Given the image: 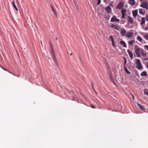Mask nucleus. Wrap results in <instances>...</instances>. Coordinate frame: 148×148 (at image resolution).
Instances as JSON below:
<instances>
[{
  "label": "nucleus",
  "instance_id": "nucleus-1",
  "mask_svg": "<svg viewBox=\"0 0 148 148\" xmlns=\"http://www.w3.org/2000/svg\"><path fill=\"white\" fill-rule=\"evenodd\" d=\"M135 53L136 54L137 57H139L140 54V52L141 51L142 48H140V47L137 45H136L135 46Z\"/></svg>",
  "mask_w": 148,
  "mask_h": 148
},
{
  "label": "nucleus",
  "instance_id": "nucleus-2",
  "mask_svg": "<svg viewBox=\"0 0 148 148\" xmlns=\"http://www.w3.org/2000/svg\"><path fill=\"white\" fill-rule=\"evenodd\" d=\"M136 68L138 69H143L141 63L139 59L136 60Z\"/></svg>",
  "mask_w": 148,
  "mask_h": 148
},
{
  "label": "nucleus",
  "instance_id": "nucleus-3",
  "mask_svg": "<svg viewBox=\"0 0 148 148\" xmlns=\"http://www.w3.org/2000/svg\"><path fill=\"white\" fill-rule=\"evenodd\" d=\"M143 3L140 5V7L145 8L147 10L148 9V3L146 1H144L142 2Z\"/></svg>",
  "mask_w": 148,
  "mask_h": 148
},
{
  "label": "nucleus",
  "instance_id": "nucleus-4",
  "mask_svg": "<svg viewBox=\"0 0 148 148\" xmlns=\"http://www.w3.org/2000/svg\"><path fill=\"white\" fill-rule=\"evenodd\" d=\"M52 56L53 58V59L54 62V63L57 65H58V63L57 61L56 55L55 54V53L54 54H52Z\"/></svg>",
  "mask_w": 148,
  "mask_h": 148
},
{
  "label": "nucleus",
  "instance_id": "nucleus-5",
  "mask_svg": "<svg viewBox=\"0 0 148 148\" xmlns=\"http://www.w3.org/2000/svg\"><path fill=\"white\" fill-rule=\"evenodd\" d=\"M123 5H124L123 3L122 2H120L119 3L118 5L117 6L116 8L117 9L119 10L122 9L123 8Z\"/></svg>",
  "mask_w": 148,
  "mask_h": 148
},
{
  "label": "nucleus",
  "instance_id": "nucleus-6",
  "mask_svg": "<svg viewBox=\"0 0 148 148\" xmlns=\"http://www.w3.org/2000/svg\"><path fill=\"white\" fill-rule=\"evenodd\" d=\"M119 21V20L117 19L115 16H113L110 20L111 22H113L115 21Z\"/></svg>",
  "mask_w": 148,
  "mask_h": 148
},
{
  "label": "nucleus",
  "instance_id": "nucleus-7",
  "mask_svg": "<svg viewBox=\"0 0 148 148\" xmlns=\"http://www.w3.org/2000/svg\"><path fill=\"white\" fill-rule=\"evenodd\" d=\"M120 33L122 36H124L126 34V32L124 29L122 28L121 29Z\"/></svg>",
  "mask_w": 148,
  "mask_h": 148
},
{
  "label": "nucleus",
  "instance_id": "nucleus-8",
  "mask_svg": "<svg viewBox=\"0 0 148 148\" xmlns=\"http://www.w3.org/2000/svg\"><path fill=\"white\" fill-rule=\"evenodd\" d=\"M128 22L130 24H133L134 23V21L132 18L130 16H128Z\"/></svg>",
  "mask_w": 148,
  "mask_h": 148
},
{
  "label": "nucleus",
  "instance_id": "nucleus-9",
  "mask_svg": "<svg viewBox=\"0 0 148 148\" xmlns=\"http://www.w3.org/2000/svg\"><path fill=\"white\" fill-rule=\"evenodd\" d=\"M105 10L108 13H110L111 12L112 9L109 6H107Z\"/></svg>",
  "mask_w": 148,
  "mask_h": 148
},
{
  "label": "nucleus",
  "instance_id": "nucleus-10",
  "mask_svg": "<svg viewBox=\"0 0 148 148\" xmlns=\"http://www.w3.org/2000/svg\"><path fill=\"white\" fill-rule=\"evenodd\" d=\"M131 59H132L133 58V55L132 52L130 51L129 49L127 50V51Z\"/></svg>",
  "mask_w": 148,
  "mask_h": 148
},
{
  "label": "nucleus",
  "instance_id": "nucleus-11",
  "mask_svg": "<svg viewBox=\"0 0 148 148\" xmlns=\"http://www.w3.org/2000/svg\"><path fill=\"white\" fill-rule=\"evenodd\" d=\"M139 13L142 15H144L145 13V11L143 9H140L139 10Z\"/></svg>",
  "mask_w": 148,
  "mask_h": 148
},
{
  "label": "nucleus",
  "instance_id": "nucleus-12",
  "mask_svg": "<svg viewBox=\"0 0 148 148\" xmlns=\"http://www.w3.org/2000/svg\"><path fill=\"white\" fill-rule=\"evenodd\" d=\"M141 53L142 55L144 57H147V54L145 52V51L143 49H141Z\"/></svg>",
  "mask_w": 148,
  "mask_h": 148
},
{
  "label": "nucleus",
  "instance_id": "nucleus-13",
  "mask_svg": "<svg viewBox=\"0 0 148 148\" xmlns=\"http://www.w3.org/2000/svg\"><path fill=\"white\" fill-rule=\"evenodd\" d=\"M133 16L134 17H136L138 14V10H137L133 11L132 12Z\"/></svg>",
  "mask_w": 148,
  "mask_h": 148
},
{
  "label": "nucleus",
  "instance_id": "nucleus-14",
  "mask_svg": "<svg viewBox=\"0 0 148 148\" xmlns=\"http://www.w3.org/2000/svg\"><path fill=\"white\" fill-rule=\"evenodd\" d=\"M73 1L76 6L77 10H79V7L78 3L76 0H73Z\"/></svg>",
  "mask_w": 148,
  "mask_h": 148
},
{
  "label": "nucleus",
  "instance_id": "nucleus-15",
  "mask_svg": "<svg viewBox=\"0 0 148 148\" xmlns=\"http://www.w3.org/2000/svg\"><path fill=\"white\" fill-rule=\"evenodd\" d=\"M110 80L112 82H113V83L115 84V85H116V84L114 82V78L112 77V73H110Z\"/></svg>",
  "mask_w": 148,
  "mask_h": 148
},
{
  "label": "nucleus",
  "instance_id": "nucleus-16",
  "mask_svg": "<svg viewBox=\"0 0 148 148\" xmlns=\"http://www.w3.org/2000/svg\"><path fill=\"white\" fill-rule=\"evenodd\" d=\"M129 3L130 5H133L135 4V1L134 0H129Z\"/></svg>",
  "mask_w": 148,
  "mask_h": 148
},
{
  "label": "nucleus",
  "instance_id": "nucleus-17",
  "mask_svg": "<svg viewBox=\"0 0 148 148\" xmlns=\"http://www.w3.org/2000/svg\"><path fill=\"white\" fill-rule=\"evenodd\" d=\"M111 27L112 28H113L114 29H116V30H118L119 29L118 28L117 26H116V25H113L112 24H111Z\"/></svg>",
  "mask_w": 148,
  "mask_h": 148
},
{
  "label": "nucleus",
  "instance_id": "nucleus-18",
  "mask_svg": "<svg viewBox=\"0 0 148 148\" xmlns=\"http://www.w3.org/2000/svg\"><path fill=\"white\" fill-rule=\"evenodd\" d=\"M140 75L142 76H146L147 75V74L146 71H143L141 73Z\"/></svg>",
  "mask_w": 148,
  "mask_h": 148
},
{
  "label": "nucleus",
  "instance_id": "nucleus-19",
  "mask_svg": "<svg viewBox=\"0 0 148 148\" xmlns=\"http://www.w3.org/2000/svg\"><path fill=\"white\" fill-rule=\"evenodd\" d=\"M133 33L129 32L126 35V36L128 38L132 37L133 36Z\"/></svg>",
  "mask_w": 148,
  "mask_h": 148
},
{
  "label": "nucleus",
  "instance_id": "nucleus-20",
  "mask_svg": "<svg viewBox=\"0 0 148 148\" xmlns=\"http://www.w3.org/2000/svg\"><path fill=\"white\" fill-rule=\"evenodd\" d=\"M145 18L144 17H143V18H142L141 21V22L140 23L141 25H143L145 23Z\"/></svg>",
  "mask_w": 148,
  "mask_h": 148
},
{
  "label": "nucleus",
  "instance_id": "nucleus-21",
  "mask_svg": "<svg viewBox=\"0 0 148 148\" xmlns=\"http://www.w3.org/2000/svg\"><path fill=\"white\" fill-rule=\"evenodd\" d=\"M137 104V105L139 107L140 109H141V110H144V106H142V105H140V104L139 103H138Z\"/></svg>",
  "mask_w": 148,
  "mask_h": 148
},
{
  "label": "nucleus",
  "instance_id": "nucleus-22",
  "mask_svg": "<svg viewBox=\"0 0 148 148\" xmlns=\"http://www.w3.org/2000/svg\"><path fill=\"white\" fill-rule=\"evenodd\" d=\"M51 8L52 9V11L53 12L54 14L55 15L56 17H57V14L56 12V11L53 8V6L52 5H51Z\"/></svg>",
  "mask_w": 148,
  "mask_h": 148
},
{
  "label": "nucleus",
  "instance_id": "nucleus-23",
  "mask_svg": "<svg viewBox=\"0 0 148 148\" xmlns=\"http://www.w3.org/2000/svg\"><path fill=\"white\" fill-rule=\"evenodd\" d=\"M126 12V9H123L121 11L122 16H125V12Z\"/></svg>",
  "mask_w": 148,
  "mask_h": 148
},
{
  "label": "nucleus",
  "instance_id": "nucleus-24",
  "mask_svg": "<svg viewBox=\"0 0 148 148\" xmlns=\"http://www.w3.org/2000/svg\"><path fill=\"white\" fill-rule=\"evenodd\" d=\"M120 43L121 44L123 45V46L124 47H126L127 45L125 43V42L123 41H121L120 42Z\"/></svg>",
  "mask_w": 148,
  "mask_h": 148
},
{
  "label": "nucleus",
  "instance_id": "nucleus-25",
  "mask_svg": "<svg viewBox=\"0 0 148 148\" xmlns=\"http://www.w3.org/2000/svg\"><path fill=\"white\" fill-rule=\"evenodd\" d=\"M137 39L140 42H142V38L141 37L139 36H138L137 37Z\"/></svg>",
  "mask_w": 148,
  "mask_h": 148
},
{
  "label": "nucleus",
  "instance_id": "nucleus-26",
  "mask_svg": "<svg viewBox=\"0 0 148 148\" xmlns=\"http://www.w3.org/2000/svg\"><path fill=\"white\" fill-rule=\"evenodd\" d=\"M124 70L126 73L127 74H130V72L129 71L126 67H124Z\"/></svg>",
  "mask_w": 148,
  "mask_h": 148
},
{
  "label": "nucleus",
  "instance_id": "nucleus-27",
  "mask_svg": "<svg viewBox=\"0 0 148 148\" xmlns=\"http://www.w3.org/2000/svg\"><path fill=\"white\" fill-rule=\"evenodd\" d=\"M144 93L147 95H148V90L147 89H145L144 90Z\"/></svg>",
  "mask_w": 148,
  "mask_h": 148
},
{
  "label": "nucleus",
  "instance_id": "nucleus-28",
  "mask_svg": "<svg viewBox=\"0 0 148 148\" xmlns=\"http://www.w3.org/2000/svg\"><path fill=\"white\" fill-rule=\"evenodd\" d=\"M134 42V40H132L129 41V44L130 45H132L133 44Z\"/></svg>",
  "mask_w": 148,
  "mask_h": 148
},
{
  "label": "nucleus",
  "instance_id": "nucleus-29",
  "mask_svg": "<svg viewBox=\"0 0 148 148\" xmlns=\"http://www.w3.org/2000/svg\"><path fill=\"white\" fill-rule=\"evenodd\" d=\"M109 39L112 42H113L114 41V39L112 38V35L110 36L109 37Z\"/></svg>",
  "mask_w": 148,
  "mask_h": 148
},
{
  "label": "nucleus",
  "instance_id": "nucleus-30",
  "mask_svg": "<svg viewBox=\"0 0 148 148\" xmlns=\"http://www.w3.org/2000/svg\"><path fill=\"white\" fill-rule=\"evenodd\" d=\"M144 37L147 40H148V33L145 35Z\"/></svg>",
  "mask_w": 148,
  "mask_h": 148
},
{
  "label": "nucleus",
  "instance_id": "nucleus-31",
  "mask_svg": "<svg viewBox=\"0 0 148 148\" xmlns=\"http://www.w3.org/2000/svg\"><path fill=\"white\" fill-rule=\"evenodd\" d=\"M124 67H126L125 65L127 63V59L126 58H124Z\"/></svg>",
  "mask_w": 148,
  "mask_h": 148
},
{
  "label": "nucleus",
  "instance_id": "nucleus-32",
  "mask_svg": "<svg viewBox=\"0 0 148 148\" xmlns=\"http://www.w3.org/2000/svg\"><path fill=\"white\" fill-rule=\"evenodd\" d=\"M12 4L13 6V7H14V8H15V7H16L14 1H13L12 2Z\"/></svg>",
  "mask_w": 148,
  "mask_h": 148
},
{
  "label": "nucleus",
  "instance_id": "nucleus-33",
  "mask_svg": "<svg viewBox=\"0 0 148 148\" xmlns=\"http://www.w3.org/2000/svg\"><path fill=\"white\" fill-rule=\"evenodd\" d=\"M98 0L97 4H98V5H99L101 3V0Z\"/></svg>",
  "mask_w": 148,
  "mask_h": 148
},
{
  "label": "nucleus",
  "instance_id": "nucleus-34",
  "mask_svg": "<svg viewBox=\"0 0 148 148\" xmlns=\"http://www.w3.org/2000/svg\"><path fill=\"white\" fill-rule=\"evenodd\" d=\"M145 18L146 20L147 21H148V15H146L145 16Z\"/></svg>",
  "mask_w": 148,
  "mask_h": 148
},
{
  "label": "nucleus",
  "instance_id": "nucleus-35",
  "mask_svg": "<svg viewBox=\"0 0 148 148\" xmlns=\"http://www.w3.org/2000/svg\"><path fill=\"white\" fill-rule=\"evenodd\" d=\"M91 107L93 108H96L95 106H94L92 104L91 105Z\"/></svg>",
  "mask_w": 148,
  "mask_h": 148
},
{
  "label": "nucleus",
  "instance_id": "nucleus-36",
  "mask_svg": "<svg viewBox=\"0 0 148 148\" xmlns=\"http://www.w3.org/2000/svg\"><path fill=\"white\" fill-rule=\"evenodd\" d=\"M112 42V46L114 47H115L114 41L113 42Z\"/></svg>",
  "mask_w": 148,
  "mask_h": 148
},
{
  "label": "nucleus",
  "instance_id": "nucleus-37",
  "mask_svg": "<svg viewBox=\"0 0 148 148\" xmlns=\"http://www.w3.org/2000/svg\"><path fill=\"white\" fill-rule=\"evenodd\" d=\"M51 49V51H52V54H54L55 53V52H54V51L53 49V48H52V49Z\"/></svg>",
  "mask_w": 148,
  "mask_h": 148
},
{
  "label": "nucleus",
  "instance_id": "nucleus-38",
  "mask_svg": "<svg viewBox=\"0 0 148 148\" xmlns=\"http://www.w3.org/2000/svg\"><path fill=\"white\" fill-rule=\"evenodd\" d=\"M144 29L145 30H148V26L144 28Z\"/></svg>",
  "mask_w": 148,
  "mask_h": 148
},
{
  "label": "nucleus",
  "instance_id": "nucleus-39",
  "mask_svg": "<svg viewBox=\"0 0 148 148\" xmlns=\"http://www.w3.org/2000/svg\"><path fill=\"white\" fill-rule=\"evenodd\" d=\"M144 47L146 48L147 49V50H148V46L147 45H145L144 46Z\"/></svg>",
  "mask_w": 148,
  "mask_h": 148
},
{
  "label": "nucleus",
  "instance_id": "nucleus-40",
  "mask_svg": "<svg viewBox=\"0 0 148 148\" xmlns=\"http://www.w3.org/2000/svg\"><path fill=\"white\" fill-rule=\"evenodd\" d=\"M91 86H92V87L93 88V90H94V91H95V90L94 88V87L93 86V84H91Z\"/></svg>",
  "mask_w": 148,
  "mask_h": 148
},
{
  "label": "nucleus",
  "instance_id": "nucleus-41",
  "mask_svg": "<svg viewBox=\"0 0 148 148\" xmlns=\"http://www.w3.org/2000/svg\"><path fill=\"white\" fill-rule=\"evenodd\" d=\"M144 60L145 61L148 60V58H145Z\"/></svg>",
  "mask_w": 148,
  "mask_h": 148
},
{
  "label": "nucleus",
  "instance_id": "nucleus-42",
  "mask_svg": "<svg viewBox=\"0 0 148 148\" xmlns=\"http://www.w3.org/2000/svg\"><path fill=\"white\" fill-rule=\"evenodd\" d=\"M15 8V10H16V11H18V9L16 7H15V8Z\"/></svg>",
  "mask_w": 148,
  "mask_h": 148
},
{
  "label": "nucleus",
  "instance_id": "nucleus-43",
  "mask_svg": "<svg viewBox=\"0 0 148 148\" xmlns=\"http://www.w3.org/2000/svg\"><path fill=\"white\" fill-rule=\"evenodd\" d=\"M3 68V69L4 70H5V71H7V70L5 68Z\"/></svg>",
  "mask_w": 148,
  "mask_h": 148
},
{
  "label": "nucleus",
  "instance_id": "nucleus-44",
  "mask_svg": "<svg viewBox=\"0 0 148 148\" xmlns=\"http://www.w3.org/2000/svg\"><path fill=\"white\" fill-rule=\"evenodd\" d=\"M50 45L51 47V49H52V48H53L52 47V45L51 44L50 42Z\"/></svg>",
  "mask_w": 148,
  "mask_h": 148
},
{
  "label": "nucleus",
  "instance_id": "nucleus-45",
  "mask_svg": "<svg viewBox=\"0 0 148 148\" xmlns=\"http://www.w3.org/2000/svg\"><path fill=\"white\" fill-rule=\"evenodd\" d=\"M109 5H111L112 7H113V5H112L111 3H110L109 4Z\"/></svg>",
  "mask_w": 148,
  "mask_h": 148
},
{
  "label": "nucleus",
  "instance_id": "nucleus-46",
  "mask_svg": "<svg viewBox=\"0 0 148 148\" xmlns=\"http://www.w3.org/2000/svg\"><path fill=\"white\" fill-rule=\"evenodd\" d=\"M125 17V16H122V19H124Z\"/></svg>",
  "mask_w": 148,
  "mask_h": 148
},
{
  "label": "nucleus",
  "instance_id": "nucleus-47",
  "mask_svg": "<svg viewBox=\"0 0 148 148\" xmlns=\"http://www.w3.org/2000/svg\"><path fill=\"white\" fill-rule=\"evenodd\" d=\"M40 43H41V45L42 46H43V44H42V42L41 41H40Z\"/></svg>",
  "mask_w": 148,
  "mask_h": 148
},
{
  "label": "nucleus",
  "instance_id": "nucleus-48",
  "mask_svg": "<svg viewBox=\"0 0 148 148\" xmlns=\"http://www.w3.org/2000/svg\"><path fill=\"white\" fill-rule=\"evenodd\" d=\"M56 40H58V38L57 37H56Z\"/></svg>",
  "mask_w": 148,
  "mask_h": 148
},
{
  "label": "nucleus",
  "instance_id": "nucleus-49",
  "mask_svg": "<svg viewBox=\"0 0 148 148\" xmlns=\"http://www.w3.org/2000/svg\"><path fill=\"white\" fill-rule=\"evenodd\" d=\"M107 0H104V2H106L107 1Z\"/></svg>",
  "mask_w": 148,
  "mask_h": 148
},
{
  "label": "nucleus",
  "instance_id": "nucleus-50",
  "mask_svg": "<svg viewBox=\"0 0 148 148\" xmlns=\"http://www.w3.org/2000/svg\"><path fill=\"white\" fill-rule=\"evenodd\" d=\"M133 99L134 100V96H132Z\"/></svg>",
  "mask_w": 148,
  "mask_h": 148
},
{
  "label": "nucleus",
  "instance_id": "nucleus-51",
  "mask_svg": "<svg viewBox=\"0 0 148 148\" xmlns=\"http://www.w3.org/2000/svg\"><path fill=\"white\" fill-rule=\"evenodd\" d=\"M147 67L148 69V64L147 65Z\"/></svg>",
  "mask_w": 148,
  "mask_h": 148
},
{
  "label": "nucleus",
  "instance_id": "nucleus-52",
  "mask_svg": "<svg viewBox=\"0 0 148 148\" xmlns=\"http://www.w3.org/2000/svg\"><path fill=\"white\" fill-rule=\"evenodd\" d=\"M141 2H142L143 1V0H140Z\"/></svg>",
  "mask_w": 148,
  "mask_h": 148
},
{
  "label": "nucleus",
  "instance_id": "nucleus-53",
  "mask_svg": "<svg viewBox=\"0 0 148 148\" xmlns=\"http://www.w3.org/2000/svg\"><path fill=\"white\" fill-rule=\"evenodd\" d=\"M72 53H71L70 54V56H71L72 55Z\"/></svg>",
  "mask_w": 148,
  "mask_h": 148
},
{
  "label": "nucleus",
  "instance_id": "nucleus-54",
  "mask_svg": "<svg viewBox=\"0 0 148 148\" xmlns=\"http://www.w3.org/2000/svg\"><path fill=\"white\" fill-rule=\"evenodd\" d=\"M95 92L97 93V92L96 91V90H95Z\"/></svg>",
  "mask_w": 148,
  "mask_h": 148
},
{
  "label": "nucleus",
  "instance_id": "nucleus-55",
  "mask_svg": "<svg viewBox=\"0 0 148 148\" xmlns=\"http://www.w3.org/2000/svg\"><path fill=\"white\" fill-rule=\"evenodd\" d=\"M13 1H14V0H13Z\"/></svg>",
  "mask_w": 148,
  "mask_h": 148
}]
</instances>
